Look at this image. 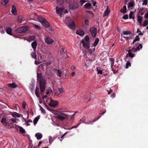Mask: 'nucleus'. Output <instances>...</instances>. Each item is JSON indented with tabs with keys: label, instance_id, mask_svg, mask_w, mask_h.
Returning a JSON list of instances; mask_svg holds the SVG:
<instances>
[{
	"label": "nucleus",
	"instance_id": "39448f33",
	"mask_svg": "<svg viewBox=\"0 0 148 148\" xmlns=\"http://www.w3.org/2000/svg\"><path fill=\"white\" fill-rule=\"evenodd\" d=\"M56 13L58 14L61 18L62 15L63 14V11L64 10V8H59L58 7L56 8Z\"/></svg>",
	"mask_w": 148,
	"mask_h": 148
},
{
	"label": "nucleus",
	"instance_id": "052dcab7",
	"mask_svg": "<svg viewBox=\"0 0 148 148\" xmlns=\"http://www.w3.org/2000/svg\"><path fill=\"white\" fill-rule=\"evenodd\" d=\"M115 96H116L114 92H113L112 93V94L111 95V97L112 98H114V97H115Z\"/></svg>",
	"mask_w": 148,
	"mask_h": 148
},
{
	"label": "nucleus",
	"instance_id": "2f4dec72",
	"mask_svg": "<svg viewBox=\"0 0 148 148\" xmlns=\"http://www.w3.org/2000/svg\"><path fill=\"white\" fill-rule=\"evenodd\" d=\"M21 115H22L20 114H18L16 112H15L13 114L12 116L14 117L16 116L18 117H20Z\"/></svg>",
	"mask_w": 148,
	"mask_h": 148
},
{
	"label": "nucleus",
	"instance_id": "c9c22d12",
	"mask_svg": "<svg viewBox=\"0 0 148 148\" xmlns=\"http://www.w3.org/2000/svg\"><path fill=\"white\" fill-rule=\"evenodd\" d=\"M123 34L124 35L130 34L131 32L130 31H123Z\"/></svg>",
	"mask_w": 148,
	"mask_h": 148
},
{
	"label": "nucleus",
	"instance_id": "8fccbe9b",
	"mask_svg": "<svg viewBox=\"0 0 148 148\" xmlns=\"http://www.w3.org/2000/svg\"><path fill=\"white\" fill-rule=\"evenodd\" d=\"M89 37L86 36L85 38L84 41L85 40L86 41V42H89Z\"/></svg>",
	"mask_w": 148,
	"mask_h": 148
},
{
	"label": "nucleus",
	"instance_id": "20e7f679",
	"mask_svg": "<svg viewBox=\"0 0 148 148\" xmlns=\"http://www.w3.org/2000/svg\"><path fill=\"white\" fill-rule=\"evenodd\" d=\"M58 118L61 121H63L68 117V115L63 113H60L57 114Z\"/></svg>",
	"mask_w": 148,
	"mask_h": 148
},
{
	"label": "nucleus",
	"instance_id": "c756f323",
	"mask_svg": "<svg viewBox=\"0 0 148 148\" xmlns=\"http://www.w3.org/2000/svg\"><path fill=\"white\" fill-rule=\"evenodd\" d=\"M8 0H1V2L2 5L3 6L5 5L8 4Z\"/></svg>",
	"mask_w": 148,
	"mask_h": 148
},
{
	"label": "nucleus",
	"instance_id": "3c124183",
	"mask_svg": "<svg viewBox=\"0 0 148 148\" xmlns=\"http://www.w3.org/2000/svg\"><path fill=\"white\" fill-rule=\"evenodd\" d=\"M26 107V102L25 101H23L22 102V107L23 109H25Z\"/></svg>",
	"mask_w": 148,
	"mask_h": 148
},
{
	"label": "nucleus",
	"instance_id": "5fc2aeb1",
	"mask_svg": "<svg viewBox=\"0 0 148 148\" xmlns=\"http://www.w3.org/2000/svg\"><path fill=\"white\" fill-rule=\"evenodd\" d=\"M53 138L52 136H50L49 138V142L50 144L53 141Z\"/></svg>",
	"mask_w": 148,
	"mask_h": 148
},
{
	"label": "nucleus",
	"instance_id": "603ef678",
	"mask_svg": "<svg viewBox=\"0 0 148 148\" xmlns=\"http://www.w3.org/2000/svg\"><path fill=\"white\" fill-rule=\"evenodd\" d=\"M142 47H142V44H140L138 45V47L137 48H136L138 50H139L140 49L142 48Z\"/></svg>",
	"mask_w": 148,
	"mask_h": 148
},
{
	"label": "nucleus",
	"instance_id": "7c9ffc66",
	"mask_svg": "<svg viewBox=\"0 0 148 148\" xmlns=\"http://www.w3.org/2000/svg\"><path fill=\"white\" fill-rule=\"evenodd\" d=\"M140 38H139V36L138 35L136 36L135 39L133 40L132 44H134L137 41H138L140 40Z\"/></svg>",
	"mask_w": 148,
	"mask_h": 148
},
{
	"label": "nucleus",
	"instance_id": "bb28decb",
	"mask_svg": "<svg viewBox=\"0 0 148 148\" xmlns=\"http://www.w3.org/2000/svg\"><path fill=\"white\" fill-rule=\"evenodd\" d=\"M134 12L131 11L129 14V18L130 19L132 18L133 19H134V16H133Z\"/></svg>",
	"mask_w": 148,
	"mask_h": 148
},
{
	"label": "nucleus",
	"instance_id": "0e129e2a",
	"mask_svg": "<svg viewBox=\"0 0 148 148\" xmlns=\"http://www.w3.org/2000/svg\"><path fill=\"white\" fill-rule=\"evenodd\" d=\"M124 38H127V39H131V38H132V36H130V37H125V36H123V37Z\"/></svg>",
	"mask_w": 148,
	"mask_h": 148
},
{
	"label": "nucleus",
	"instance_id": "c85d7f7f",
	"mask_svg": "<svg viewBox=\"0 0 148 148\" xmlns=\"http://www.w3.org/2000/svg\"><path fill=\"white\" fill-rule=\"evenodd\" d=\"M101 116H98L97 118L96 119H95L92 122L89 121L88 122H85L84 123H86V124H90L92 123L95 122V121L97 120H98L101 117Z\"/></svg>",
	"mask_w": 148,
	"mask_h": 148
},
{
	"label": "nucleus",
	"instance_id": "864d4df0",
	"mask_svg": "<svg viewBox=\"0 0 148 148\" xmlns=\"http://www.w3.org/2000/svg\"><path fill=\"white\" fill-rule=\"evenodd\" d=\"M147 0H143L142 1L143 2V3H142V5H147Z\"/></svg>",
	"mask_w": 148,
	"mask_h": 148
},
{
	"label": "nucleus",
	"instance_id": "6e6552de",
	"mask_svg": "<svg viewBox=\"0 0 148 148\" xmlns=\"http://www.w3.org/2000/svg\"><path fill=\"white\" fill-rule=\"evenodd\" d=\"M127 51H128V53L127 54L125 57V60H126V59L128 58V57H131V59L135 56V55L130 50H127Z\"/></svg>",
	"mask_w": 148,
	"mask_h": 148
},
{
	"label": "nucleus",
	"instance_id": "6e6d98bb",
	"mask_svg": "<svg viewBox=\"0 0 148 148\" xmlns=\"http://www.w3.org/2000/svg\"><path fill=\"white\" fill-rule=\"evenodd\" d=\"M123 19H127L128 18V15L127 14L124 15L123 17Z\"/></svg>",
	"mask_w": 148,
	"mask_h": 148
},
{
	"label": "nucleus",
	"instance_id": "de8ad7c7",
	"mask_svg": "<svg viewBox=\"0 0 148 148\" xmlns=\"http://www.w3.org/2000/svg\"><path fill=\"white\" fill-rule=\"evenodd\" d=\"M148 24V20H146L144 22L143 24V26L144 27L147 26Z\"/></svg>",
	"mask_w": 148,
	"mask_h": 148
},
{
	"label": "nucleus",
	"instance_id": "5701e85b",
	"mask_svg": "<svg viewBox=\"0 0 148 148\" xmlns=\"http://www.w3.org/2000/svg\"><path fill=\"white\" fill-rule=\"evenodd\" d=\"M12 29L10 27H8L5 29V31L6 33L9 35H12V33L11 32Z\"/></svg>",
	"mask_w": 148,
	"mask_h": 148
},
{
	"label": "nucleus",
	"instance_id": "f257e3e1",
	"mask_svg": "<svg viewBox=\"0 0 148 148\" xmlns=\"http://www.w3.org/2000/svg\"><path fill=\"white\" fill-rule=\"evenodd\" d=\"M64 22L67 26H69L70 28L73 29L75 28V25L74 23L72 21V19L70 17L66 18Z\"/></svg>",
	"mask_w": 148,
	"mask_h": 148
},
{
	"label": "nucleus",
	"instance_id": "a18cd8bd",
	"mask_svg": "<svg viewBox=\"0 0 148 148\" xmlns=\"http://www.w3.org/2000/svg\"><path fill=\"white\" fill-rule=\"evenodd\" d=\"M32 57L34 58H36V55L35 52H33L31 53Z\"/></svg>",
	"mask_w": 148,
	"mask_h": 148
},
{
	"label": "nucleus",
	"instance_id": "e433bc0d",
	"mask_svg": "<svg viewBox=\"0 0 148 148\" xmlns=\"http://www.w3.org/2000/svg\"><path fill=\"white\" fill-rule=\"evenodd\" d=\"M19 131L20 132L23 133H25V130L23 128L21 127H19Z\"/></svg>",
	"mask_w": 148,
	"mask_h": 148
},
{
	"label": "nucleus",
	"instance_id": "f3484780",
	"mask_svg": "<svg viewBox=\"0 0 148 148\" xmlns=\"http://www.w3.org/2000/svg\"><path fill=\"white\" fill-rule=\"evenodd\" d=\"M54 71L56 73L57 75L61 77L62 76V72L59 70H57L55 68L54 69Z\"/></svg>",
	"mask_w": 148,
	"mask_h": 148
},
{
	"label": "nucleus",
	"instance_id": "a211bd4d",
	"mask_svg": "<svg viewBox=\"0 0 148 148\" xmlns=\"http://www.w3.org/2000/svg\"><path fill=\"white\" fill-rule=\"evenodd\" d=\"M120 12L123 14H125L127 12V8L125 5H124L123 6L120 10Z\"/></svg>",
	"mask_w": 148,
	"mask_h": 148
},
{
	"label": "nucleus",
	"instance_id": "412c9836",
	"mask_svg": "<svg viewBox=\"0 0 148 148\" xmlns=\"http://www.w3.org/2000/svg\"><path fill=\"white\" fill-rule=\"evenodd\" d=\"M37 43L36 41L33 42L32 43V46L33 48L34 51L36 50V48L37 46Z\"/></svg>",
	"mask_w": 148,
	"mask_h": 148
},
{
	"label": "nucleus",
	"instance_id": "1a4fd4ad",
	"mask_svg": "<svg viewBox=\"0 0 148 148\" xmlns=\"http://www.w3.org/2000/svg\"><path fill=\"white\" fill-rule=\"evenodd\" d=\"M45 42L48 45L52 44L54 41L53 39L50 38L48 36H45Z\"/></svg>",
	"mask_w": 148,
	"mask_h": 148
},
{
	"label": "nucleus",
	"instance_id": "473e14b6",
	"mask_svg": "<svg viewBox=\"0 0 148 148\" xmlns=\"http://www.w3.org/2000/svg\"><path fill=\"white\" fill-rule=\"evenodd\" d=\"M99 39L98 38H97L96 39H95V42H94V43L93 45L94 46V47H96L97 45V44H98V42H99Z\"/></svg>",
	"mask_w": 148,
	"mask_h": 148
},
{
	"label": "nucleus",
	"instance_id": "e2e57ef3",
	"mask_svg": "<svg viewBox=\"0 0 148 148\" xmlns=\"http://www.w3.org/2000/svg\"><path fill=\"white\" fill-rule=\"evenodd\" d=\"M64 48H63V47H62L60 51V53H62L64 52Z\"/></svg>",
	"mask_w": 148,
	"mask_h": 148
},
{
	"label": "nucleus",
	"instance_id": "79ce46f5",
	"mask_svg": "<svg viewBox=\"0 0 148 148\" xmlns=\"http://www.w3.org/2000/svg\"><path fill=\"white\" fill-rule=\"evenodd\" d=\"M42 77V75L41 74H38V73H37V78H38V79H39V81H40V80L41 79H43L42 77Z\"/></svg>",
	"mask_w": 148,
	"mask_h": 148
},
{
	"label": "nucleus",
	"instance_id": "ddd939ff",
	"mask_svg": "<svg viewBox=\"0 0 148 148\" xmlns=\"http://www.w3.org/2000/svg\"><path fill=\"white\" fill-rule=\"evenodd\" d=\"M11 12L13 15H16L17 14V11L14 5H13L12 6Z\"/></svg>",
	"mask_w": 148,
	"mask_h": 148
},
{
	"label": "nucleus",
	"instance_id": "dca6fc26",
	"mask_svg": "<svg viewBox=\"0 0 148 148\" xmlns=\"http://www.w3.org/2000/svg\"><path fill=\"white\" fill-rule=\"evenodd\" d=\"M35 94L38 97H39L40 96L39 94V88L38 87H36L35 90Z\"/></svg>",
	"mask_w": 148,
	"mask_h": 148
},
{
	"label": "nucleus",
	"instance_id": "338daca9",
	"mask_svg": "<svg viewBox=\"0 0 148 148\" xmlns=\"http://www.w3.org/2000/svg\"><path fill=\"white\" fill-rule=\"evenodd\" d=\"M34 27L35 29H38L39 28V27L38 25H35L34 26Z\"/></svg>",
	"mask_w": 148,
	"mask_h": 148
},
{
	"label": "nucleus",
	"instance_id": "2eb2a0df",
	"mask_svg": "<svg viewBox=\"0 0 148 148\" xmlns=\"http://www.w3.org/2000/svg\"><path fill=\"white\" fill-rule=\"evenodd\" d=\"M76 33L80 36H83L84 34V32L82 29H79L78 30Z\"/></svg>",
	"mask_w": 148,
	"mask_h": 148
},
{
	"label": "nucleus",
	"instance_id": "9b49d317",
	"mask_svg": "<svg viewBox=\"0 0 148 148\" xmlns=\"http://www.w3.org/2000/svg\"><path fill=\"white\" fill-rule=\"evenodd\" d=\"M81 42L83 44V46L87 49H88L90 47V44L89 42H85L84 40H82Z\"/></svg>",
	"mask_w": 148,
	"mask_h": 148
},
{
	"label": "nucleus",
	"instance_id": "9d476101",
	"mask_svg": "<svg viewBox=\"0 0 148 148\" xmlns=\"http://www.w3.org/2000/svg\"><path fill=\"white\" fill-rule=\"evenodd\" d=\"M58 104V102L56 101H54L52 99H50V101L49 105L50 106L53 107H55Z\"/></svg>",
	"mask_w": 148,
	"mask_h": 148
},
{
	"label": "nucleus",
	"instance_id": "774afa93",
	"mask_svg": "<svg viewBox=\"0 0 148 148\" xmlns=\"http://www.w3.org/2000/svg\"><path fill=\"white\" fill-rule=\"evenodd\" d=\"M143 9H144L143 8L140 9L139 10V13H140V12H142V11L143 10Z\"/></svg>",
	"mask_w": 148,
	"mask_h": 148
},
{
	"label": "nucleus",
	"instance_id": "72a5a7b5",
	"mask_svg": "<svg viewBox=\"0 0 148 148\" xmlns=\"http://www.w3.org/2000/svg\"><path fill=\"white\" fill-rule=\"evenodd\" d=\"M131 66V64L130 62H129V61H127V63L126 64V68H128L129 66Z\"/></svg>",
	"mask_w": 148,
	"mask_h": 148
},
{
	"label": "nucleus",
	"instance_id": "c03bdc74",
	"mask_svg": "<svg viewBox=\"0 0 148 148\" xmlns=\"http://www.w3.org/2000/svg\"><path fill=\"white\" fill-rule=\"evenodd\" d=\"M110 12V11L108 10H106L104 13V15L105 16H107L109 14Z\"/></svg>",
	"mask_w": 148,
	"mask_h": 148
},
{
	"label": "nucleus",
	"instance_id": "aec40b11",
	"mask_svg": "<svg viewBox=\"0 0 148 148\" xmlns=\"http://www.w3.org/2000/svg\"><path fill=\"white\" fill-rule=\"evenodd\" d=\"M7 86L9 87L14 88L17 87V85L14 83L8 84Z\"/></svg>",
	"mask_w": 148,
	"mask_h": 148
},
{
	"label": "nucleus",
	"instance_id": "6ab92c4d",
	"mask_svg": "<svg viewBox=\"0 0 148 148\" xmlns=\"http://www.w3.org/2000/svg\"><path fill=\"white\" fill-rule=\"evenodd\" d=\"M84 7L86 9H89L90 8H92V5L90 3H87L85 4Z\"/></svg>",
	"mask_w": 148,
	"mask_h": 148
},
{
	"label": "nucleus",
	"instance_id": "37998d69",
	"mask_svg": "<svg viewBox=\"0 0 148 148\" xmlns=\"http://www.w3.org/2000/svg\"><path fill=\"white\" fill-rule=\"evenodd\" d=\"M40 108V110L42 112L43 114H45V111L44 109L40 105H39Z\"/></svg>",
	"mask_w": 148,
	"mask_h": 148
},
{
	"label": "nucleus",
	"instance_id": "49530a36",
	"mask_svg": "<svg viewBox=\"0 0 148 148\" xmlns=\"http://www.w3.org/2000/svg\"><path fill=\"white\" fill-rule=\"evenodd\" d=\"M96 69H97V73L100 74L101 75H102V70H99L98 69V67H97Z\"/></svg>",
	"mask_w": 148,
	"mask_h": 148
},
{
	"label": "nucleus",
	"instance_id": "423d86ee",
	"mask_svg": "<svg viewBox=\"0 0 148 148\" xmlns=\"http://www.w3.org/2000/svg\"><path fill=\"white\" fill-rule=\"evenodd\" d=\"M69 8L71 10H74L77 8L79 7V4L77 3H75V1L74 2L69 4Z\"/></svg>",
	"mask_w": 148,
	"mask_h": 148
},
{
	"label": "nucleus",
	"instance_id": "4d7b16f0",
	"mask_svg": "<svg viewBox=\"0 0 148 148\" xmlns=\"http://www.w3.org/2000/svg\"><path fill=\"white\" fill-rule=\"evenodd\" d=\"M43 104L45 105V106L47 108L48 110L49 111H50L51 110L49 106H47L45 102H44L43 103Z\"/></svg>",
	"mask_w": 148,
	"mask_h": 148
},
{
	"label": "nucleus",
	"instance_id": "f03ea898",
	"mask_svg": "<svg viewBox=\"0 0 148 148\" xmlns=\"http://www.w3.org/2000/svg\"><path fill=\"white\" fill-rule=\"evenodd\" d=\"M40 90L41 92H44L45 90L46 81L44 79H41L39 81Z\"/></svg>",
	"mask_w": 148,
	"mask_h": 148
},
{
	"label": "nucleus",
	"instance_id": "4c0bfd02",
	"mask_svg": "<svg viewBox=\"0 0 148 148\" xmlns=\"http://www.w3.org/2000/svg\"><path fill=\"white\" fill-rule=\"evenodd\" d=\"M110 62H111V66H113L114 63V58H110Z\"/></svg>",
	"mask_w": 148,
	"mask_h": 148
},
{
	"label": "nucleus",
	"instance_id": "7ed1b4c3",
	"mask_svg": "<svg viewBox=\"0 0 148 148\" xmlns=\"http://www.w3.org/2000/svg\"><path fill=\"white\" fill-rule=\"evenodd\" d=\"M29 29V27L27 26H23L18 28L16 30V33H24L27 31Z\"/></svg>",
	"mask_w": 148,
	"mask_h": 148
},
{
	"label": "nucleus",
	"instance_id": "13d9d810",
	"mask_svg": "<svg viewBox=\"0 0 148 148\" xmlns=\"http://www.w3.org/2000/svg\"><path fill=\"white\" fill-rule=\"evenodd\" d=\"M86 119V117L84 116L81 119H80V121H82V122H83Z\"/></svg>",
	"mask_w": 148,
	"mask_h": 148
},
{
	"label": "nucleus",
	"instance_id": "a19ab883",
	"mask_svg": "<svg viewBox=\"0 0 148 148\" xmlns=\"http://www.w3.org/2000/svg\"><path fill=\"white\" fill-rule=\"evenodd\" d=\"M12 121L14 123H16V119H10L9 120V122H10V124H11V121Z\"/></svg>",
	"mask_w": 148,
	"mask_h": 148
},
{
	"label": "nucleus",
	"instance_id": "b1692460",
	"mask_svg": "<svg viewBox=\"0 0 148 148\" xmlns=\"http://www.w3.org/2000/svg\"><path fill=\"white\" fill-rule=\"evenodd\" d=\"M36 137L38 140L40 139L42 137V134L40 133H37L35 134Z\"/></svg>",
	"mask_w": 148,
	"mask_h": 148
},
{
	"label": "nucleus",
	"instance_id": "f8f14e48",
	"mask_svg": "<svg viewBox=\"0 0 148 148\" xmlns=\"http://www.w3.org/2000/svg\"><path fill=\"white\" fill-rule=\"evenodd\" d=\"M1 122L2 124L5 127H6L7 125L9 124V121H8L5 118L3 117Z\"/></svg>",
	"mask_w": 148,
	"mask_h": 148
},
{
	"label": "nucleus",
	"instance_id": "f704fd0d",
	"mask_svg": "<svg viewBox=\"0 0 148 148\" xmlns=\"http://www.w3.org/2000/svg\"><path fill=\"white\" fill-rule=\"evenodd\" d=\"M65 2L67 3H69L70 4L71 3H72L74 2V0H65Z\"/></svg>",
	"mask_w": 148,
	"mask_h": 148
},
{
	"label": "nucleus",
	"instance_id": "69168bd1",
	"mask_svg": "<svg viewBox=\"0 0 148 148\" xmlns=\"http://www.w3.org/2000/svg\"><path fill=\"white\" fill-rule=\"evenodd\" d=\"M145 17L146 18H148V12L145 14Z\"/></svg>",
	"mask_w": 148,
	"mask_h": 148
},
{
	"label": "nucleus",
	"instance_id": "58836bf2",
	"mask_svg": "<svg viewBox=\"0 0 148 148\" xmlns=\"http://www.w3.org/2000/svg\"><path fill=\"white\" fill-rule=\"evenodd\" d=\"M17 21L19 23H21L22 21V17L21 16H19L18 17Z\"/></svg>",
	"mask_w": 148,
	"mask_h": 148
},
{
	"label": "nucleus",
	"instance_id": "a878e982",
	"mask_svg": "<svg viewBox=\"0 0 148 148\" xmlns=\"http://www.w3.org/2000/svg\"><path fill=\"white\" fill-rule=\"evenodd\" d=\"M143 18L141 16L138 15V21L139 22L140 24L141 25L142 23Z\"/></svg>",
	"mask_w": 148,
	"mask_h": 148
},
{
	"label": "nucleus",
	"instance_id": "393cba45",
	"mask_svg": "<svg viewBox=\"0 0 148 148\" xmlns=\"http://www.w3.org/2000/svg\"><path fill=\"white\" fill-rule=\"evenodd\" d=\"M38 20L39 21V22L42 23L44 22L46 20L45 18L40 16L38 17Z\"/></svg>",
	"mask_w": 148,
	"mask_h": 148
},
{
	"label": "nucleus",
	"instance_id": "4468645a",
	"mask_svg": "<svg viewBox=\"0 0 148 148\" xmlns=\"http://www.w3.org/2000/svg\"><path fill=\"white\" fill-rule=\"evenodd\" d=\"M135 6V2L134 0H131L130 2L128 3L127 7L129 8L130 7H133Z\"/></svg>",
	"mask_w": 148,
	"mask_h": 148
},
{
	"label": "nucleus",
	"instance_id": "bf43d9fd",
	"mask_svg": "<svg viewBox=\"0 0 148 148\" xmlns=\"http://www.w3.org/2000/svg\"><path fill=\"white\" fill-rule=\"evenodd\" d=\"M24 119L25 121V122L26 123H29V122H32V121L31 120H28V121H26V120L24 118Z\"/></svg>",
	"mask_w": 148,
	"mask_h": 148
},
{
	"label": "nucleus",
	"instance_id": "0eeeda50",
	"mask_svg": "<svg viewBox=\"0 0 148 148\" xmlns=\"http://www.w3.org/2000/svg\"><path fill=\"white\" fill-rule=\"evenodd\" d=\"M91 35L93 37H95L97 33V29L94 27H91L89 30Z\"/></svg>",
	"mask_w": 148,
	"mask_h": 148
},
{
	"label": "nucleus",
	"instance_id": "680f3d73",
	"mask_svg": "<svg viewBox=\"0 0 148 148\" xmlns=\"http://www.w3.org/2000/svg\"><path fill=\"white\" fill-rule=\"evenodd\" d=\"M85 24L87 25H88V21L86 19L85 21Z\"/></svg>",
	"mask_w": 148,
	"mask_h": 148
},
{
	"label": "nucleus",
	"instance_id": "4be33fe9",
	"mask_svg": "<svg viewBox=\"0 0 148 148\" xmlns=\"http://www.w3.org/2000/svg\"><path fill=\"white\" fill-rule=\"evenodd\" d=\"M42 24L43 26L45 28L48 27L50 26L49 23L46 20H45V21L44 22L42 23Z\"/></svg>",
	"mask_w": 148,
	"mask_h": 148
},
{
	"label": "nucleus",
	"instance_id": "cd10ccee",
	"mask_svg": "<svg viewBox=\"0 0 148 148\" xmlns=\"http://www.w3.org/2000/svg\"><path fill=\"white\" fill-rule=\"evenodd\" d=\"M40 118V116H37L34 119L33 122L34 123V125H35L36 124L37 122L38 121L39 119Z\"/></svg>",
	"mask_w": 148,
	"mask_h": 148
},
{
	"label": "nucleus",
	"instance_id": "09e8293b",
	"mask_svg": "<svg viewBox=\"0 0 148 148\" xmlns=\"http://www.w3.org/2000/svg\"><path fill=\"white\" fill-rule=\"evenodd\" d=\"M87 2L85 0H80L79 1V3L81 4V6H82L83 4L86 2Z\"/></svg>",
	"mask_w": 148,
	"mask_h": 148
},
{
	"label": "nucleus",
	"instance_id": "ea45409f",
	"mask_svg": "<svg viewBox=\"0 0 148 148\" xmlns=\"http://www.w3.org/2000/svg\"><path fill=\"white\" fill-rule=\"evenodd\" d=\"M129 50H130L131 51V52L132 53L136 52L137 50H138L136 48H135L134 47L133 48L131 49H130Z\"/></svg>",
	"mask_w": 148,
	"mask_h": 148
}]
</instances>
